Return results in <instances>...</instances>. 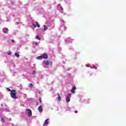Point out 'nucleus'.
Instances as JSON below:
<instances>
[{
  "mask_svg": "<svg viewBox=\"0 0 126 126\" xmlns=\"http://www.w3.org/2000/svg\"><path fill=\"white\" fill-rule=\"evenodd\" d=\"M15 56H16V57H17V58H19V54H18V53H15Z\"/></svg>",
  "mask_w": 126,
  "mask_h": 126,
  "instance_id": "nucleus-14",
  "label": "nucleus"
},
{
  "mask_svg": "<svg viewBox=\"0 0 126 126\" xmlns=\"http://www.w3.org/2000/svg\"><path fill=\"white\" fill-rule=\"evenodd\" d=\"M76 89V87H75V86H73L71 90V92H72V93H75V90Z\"/></svg>",
  "mask_w": 126,
  "mask_h": 126,
  "instance_id": "nucleus-9",
  "label": "nucleus"
},
{
  "mask_svg": "<svg viewBox=\"0 0 126 126\" xmlns=\"http://www.w3.org/2000/svg\"><path fill=\"white\" fill-rule=\"evenodd\" d=\"M35 39H37V40H39V41L41 40V38L39 37V35H36L35 36Z\"/></svg>",
  "mask_w": 126,
  "mask_h": 126,
  "instance_id": "nucleus-12",
  "label": "nucleus"
},
{
  "mask_svg": "<svg viewBox=\"0 0 126 126\" xmlns=\"http://www.w3.org/2000/svg\"><path fill=\"white\" fill-rule=\"evenodd\" d=\"M50 63H52V62H50Z\"/></svg>",
  "mask_w": 126,
  "mask_h": 126,
  "instance_id": "nucleus-22",
  "label": "nucleus"
},
{
  "mask_svg": "<svg viewBox=\"0 0 126 126\" xmlns=\"http://www.w3.org/2000/svg\"><path fill=\"white\" fill-rule=\"evenodd\" d=\"M7 55H11V52H7Z\"/></svg>",
  "mask_w": 126,
  "mask_h": 126,
  "instance_id": "nucleus-18",
  "label": "nucleus"
},
{
  "mask_svg": "<svg viewBox=\"0 0 126 126\" xmlns=\"http://www.w3.org/2000/svg\"><path fill=\"white\" fill-rule=\"evenodd\" d=\"M41 30H43L44 31H47V30H48V27H47V26L44 25L42 27Z\"/></svg>",
  "mask_w": 126,
  "mask_h": 126,
  "instance_id": "nucleus-7",
  "label": "nucleus"
},
{
  "mask_svg": "<svg viewBox=\"0 0 126 126\" xmlns=\"http://www.w3.org/2000/svg\"><path fill=\"white\" fill-rule=\"evenodd\" d=\"M1 122H2V123H5V120H4L3 118H2L1 119Z\"/></svg>",
  "mask_w": 126,
  "mask_h": 126,
  "instance_id": "nucleus-13",
  "label": "nucleus"
},
{
  "mask_svg": "<svg viewBox=\"0 0 126 126\" xmlns=\"http://www.w3.org/2000/svg\"><path fill=\"white\" fill-rule=\"evenodd\" d=\"M57 95L58 96V97H56L57 101H61V100H62V97H61V95H60V94L57 93Z\"/></svg>",
  "mask_w": 126,
  "mask_h": 126,
  "instance_id": "nucleus-6",
  "label": "nucleus"
},
{
  "mask_svg": "<svg viewBox=\"0 0 126 126\" xmlns=\"http://www.w3.org/2000/svg\"><path fill=\"white\" fill-rule=\"evenodd\" d=\"M42 59H45V60H47V59H48V55L44 53L43 54H41L40 56L36 57V60H42Z\"/></svg>",
  "mask_w": 126,
  "mask_h": 126,
  "instance_id": "nucleus-2",
  "label": "nucleus"
},
{
  "mask_svg": "<svg viewBox=\"0 0 126 126\" xmlns=\"http://www.w3.org/2000/svg\"><path fill=\"white\" fill-rule=\"evenodd\" d=\"M40 103H42V100H41V97L39 98Z\"/></svg>",
  "mask_w": 126,
  "mask_h": 126,
  "instance_id": "nucleus-19",
  "label": "nucleus"
},
{
  "mask_svg": "<svg viewBox=\"0 0 126 126\" xmlns=\"http://www.w3.org/2000/svg\"><path fill=\"white\" fill-rule=\"evenodd\" d=\"M32 25L34 27V28H36V27H38V28L40 27V24H39L38 22H36L35 24H32Z\"/></svg>",
  "mask_w": 126,
  "mask_h": 126,
  "instance_id": "nucleus-5",
  "label": "nucleus"
},
{
  "mask_svg": "<svg viewBox=\"0 0 126 126\" xmlns=\"http://www.w3.org/2000/svg\"><path fill=\"white\" fill-rule=\"evenodd\" d=\"M44 63L46 65H49L50 64V62L48 61H44Z\"/></svg>",
  "mask_w": 126,
  "mask_h": 126,
  "instance_id": "nucleus-11",
  "label": "nucleus"
},
{
  "mask_svg": "<svg viewBox=\"0 0 126 126\" xmlns=\"http://www.w3.org/2000/svg\"><path fill=\"white\" fill-rule=\"evenodd\" d=\"M38 110L39 111V113H42L43 112V107L42 106H39V107L38 108Z\"/></svg>",
  "mask_w": 126,
  "mask_h": 126,
  "instance_id": "nucleus-8",
  "label": "nucleus"
},
{
  "mask_svg": "<svg viewBox=\"0 0 126 126\" xmlns=\"http://www.w3.org/2000/svg\"><path fill=\"white\" fill-rule=\"evenodd\" d=\"M70 97H71V94H68V95L66 97V102H68L70 101Z\"/></svg>",
  "mask_w": 126,
  "mask_h": 126,
  "instance_id": "nucleus-4",
  "label": "nucleus"
},
{
  "mask_svg": "<svg viewBox=\"0 0 126 126\" xmlns=\"http://www.w3.org/2000/svg\"><path fill=\"white\" fill-rule=\"evenodd\" d=\"M29 87H30V88H32L33 87V84H30Z\"/></svg>",
  "mask_w": 126,
  "mask_h": 126,
  "instance_id": "nucleus-15",
  "label": "nucleus"
},
{
  "mask_svg": "<svg viewBox=\"0 0 126 126\" xmlns=\"http://www.w3.org/2000/svg\"><path fill=\"white\" fill-rule=\"evenodd\" d=\"M49 121H50V119H46L44 122L45 125H48V124H49Z\"/></svg>",
  "mask_w": 126,
  "mask_h": 126,
  "instance_id": "nucleus-10",
  "label": "nucleus"
},
{
  "mask_svg": "<svg viewBox=\"0 0 126 126\" xmlns=\"http://www.w3.org/2000/svg\"><path fill=\"white\" fill-rule=\"evenodd\" d=\"M35 45H37V43H35Z\"/></svg>",
  "mask_w": 126,
  "mask_h": 126,
  "instance_id": "nucleus-21",
  "label": "nucleus"
},
{
  "mask_svg": "<svg viewBox=\"0 0 126 126\" xmlns=\"http://www.w3.org/2000/svg\"><path fill=\"white\" fill-rule=\"evenodd\" d=\"M36 74V71H33V72L32 73V74L34 75V74Z\"/></svg>",
  "mask_w": 126,
  "mask_h": 126,
  "instance_id": "nucleus-17",
  "label": "nucleus"
},
{
  "mask_svg": "<svg viewBox=\"0 0 126 126\" xmlns=\"http://www.w3.org/2000/svg\"><path fill=\"white\" fill-rule=\"evenodd\" d=\"M11 42H12V43H14V40H12L11 41Z\"/></svg>",
  "mask_w": 126,
  "mask_h": 126,
  "instance_id": "nucleus-20",
  "label": "nucleus"
},
{
  "mask_svg": "<svg viewBox=\"0 0 126 126\" xmlns=\"http://www.w3.org/2000/svg\"><path fill=\"white\" fill-rule=\"evenodd\" d=\"M6 90L8 91H9L10 92H12V90H10V89L8 88H6Z\"/></svg>",
  "mask_w": 126,
  "mask_h": 126,
  "instance_id": "nucleus-16",
  "label": "nucleus"
},
{
  "mask_svg": "<svg viewBox=\"0 0 126 126\" xmlns=\"http://www.w3.org/2000/svg\"><path fill=\"white\" fill-rule=\"evenodd\" d=\"M10 95L13 99H18L17 95H16V91L14 90H12V92L10 93Z\"/></svg>",
  "mask_w": 126,
  "mask_h": 126,
  "instance_id": "nucleus-1",
  "label": "nucleus"
},
{
  "mask_svg": "<svg viewBox=\"0 0 126 126\" xmlns=\"http://www.w3.org/2000/svg\"><path fill=\"white\" fill-rule=\"evenodd\" d=\"M26 111L27 112L28 116L31 117L32 116V111L30 109H27Z\"/></svg>",
  "mask_w": 126,
  "mask_h": 126,
  "instance_id": "nucleus-3",
  "label": "nucleus"
}]
</instances>
